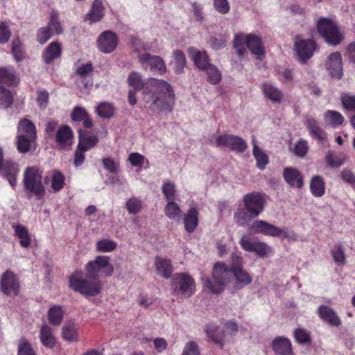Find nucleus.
I'll list each match as a JSON object with an SVG mask.
<instances>
[{"instance_id": "1", "label": "nucleus", "mask_w": 355, "mask_h": 355, "mask_svg": "<svg viewBox=\"0 0 355 355\" xmlns=\"http://www.w3.org/2000/svg\"><path fill=\"white\" fill-rule=\"evenodd\" d=\"M128 83L135 90H143L145 94H152L150 110L158 113L172 112L175 105V93L166 81L156 78L142 80L140 73L132 71L128 78Z\"/></svg>"}, {"instance_id": "2", "label": "nucleus", "mask_w": 355, "mask_h": 355, "mask_svg": "<svg viewBox=\"0 0 355 355\" xmlns=\"http://www.w3.org/2000/svg\"><path fill=\"white\" fill-rule=\"evenodd\" d=\"M69 285L73 291L87 297L98 295L103 289V284L99 279L89 277L87 275L84 277L80 270H76L71 274L69 277Z\"/></svg>"}, {"instance_id": "3", "label": "nucleus", "mask_w": 355, "mask_h": 355, "mask_svg": "<svg viewBox=\"0 0 355 355\" xmlns=\"http://www.w3.org/2000/svg\"><path fill=\"white\" fill-rule=\"evenodd\" d=\"M37 130L35 124L28 119H22L17 125V148L19 153L35 151L37 148Z\"/></svg>"}, {"instance_id": "4", "label": "nucleus", "mask_w": 355, "mask_h": 355, "mask_svg": "<svg viewBox=\"0 0 355 355\" xmlns=\"http://www.w3.org/2000/svg\"><path fill=\"white\" fill-rule=\"evenodd\" d=\"M233 46L240 58H243L247 54V49L258 58L265 55L261 38L255 34L239 33L236 35Z\"/></svg>"}, {"instance_id": "5", "label": "nucleus", "mask_w": 355, "mask_h": 355, "mask_svg": "<svg viewBox=\"0 0 355 355\" xmlns=\"http://www.w3.org/2000/svg\"><path fill=\"white\" fill-rule=\"evenodd\" d=\"M230 273L229 266L223 262H217L214 264L212 270L213 279L209 277H202V282L209 292L214 294L222 293L226 284L230 281Z\"/></svg>"}, {"instance_id": "6", "label": "nucleus", "mask_w": 355, "mask_h": 355, "mask_svg": "<svg viewBox=\"0 0 355 355\" xmlns=\"http://www.w3.org/2000/svg\"><path fill=\"white\" fill-rule=\"evenodd\" d=\"M317 31L330 45L336 46L344 39L343 33L338 24L329 18L321 17L317 22Z\"/></svg>"}, {"instance_id": "7", "label": "nucleus", "mask_w": 355, "mask_h": 355, "mask_svg": "<svg viewBox=\"0 0 355 355\" xmlns=\"http://www.w3.org/2000/svg\"><path fill=\"white\" fill-rule=\"evenodd\" d=\"M24 184L25 189L35 195L37 199L40 200L45 196V187L42 183V171L37 167H28L26 169Z\"/></svg>"}, {"instance_id": "8", "label": "nucleus", "mask_w": 355, "mask_h": 355, "mask_svg": "<svg viewBox=\"0 0 355 355\" xmlns=\"http://www.w3.org/2000/svg\"><path fill=\"white\" fill-rule=\"evenodd\" d=\"M85 268L89 277L96 279L100 276H112L114 272V266L110 263V257L107 256H97L94 260L89 261Z\"/></svg>"}, {"instance_id": "9", "label": "nucleus", "mask_w": 355, "mask_h": 355, "mask_svg": "<svg viewBox=\"0 0 355 355\" xmlns=\"http://www.w3.org/2000/svg\"><path fill=\"white\" fill-rule=\"evenodd\" d=\"M171 287L173 293L181 297H189L196 291L194 279L186 273L176 274L173 279Z\"/></svg>"}, {"instance_id": "10", "label": "nucleus", "mask_w": 355, "mask_h": 355, "mask_svg": "<svg viewBox=\"0 0 355 355\" xmlns=\"http://www.w3.org/2000/svg\"><path fill=\"white\" fill-rule=\"evenodd\" d=\"M243 202L252 217H257L264 210L266 204V194L260 192L247 193L243 198Z\"/></svg>"}, {"instance_id": "11", "label": "nucleus", "mask_w": 355, "mask_h": 355, "mask_svg": "<svg viewBox=\"0 0 355 355\" xmlns=\"http://www.w3.org/2000/svg\"><path fill=\"white\" fill-rule=\"evenodd\" d=\"M248 230L250 233L253 234H261L265 236H270L274 237H288V233L284 230L262 220H254L250 225Z\"/></svg>"}, {"instance_id": "12", "label": "nucleus", "mask_w": 355, "mask_h": 355, "mask_svg": "<svg viewBox=\"0 0 355 355\" xmlns=\"http://www.w3.org/2000/svg\"><path fill=\"white\" fill-rule=\"evenodd\" d=\"M239 244L243 250L248 252H254L257 256L264 258L269 256L272 252L271 247L266 243L259 240L251 239L247 236H243Z\"/></svg>"}, {"instance_id": "13", "label": "nucleus", "mask_w": 355, "mask_h": 355, "mask_svg": "<svg viewBox=\"0 0 355 355\" xmlns=\"http://www.w3.org/2000/svg\"><path fill=\"white\" fill-rule=\"evenodd\" d=\"M0 290L6 295L17 296L20 291V283L17 275L8 269L0 277Z\"/></svg>"}, {"instance_id": "14", "label": "nucleus", "mask_w": 355, "mask_h": 355, "mask_svg": "<svg viewBox=\"0 0 355 355\" xmlns=\"http://www.w3.org/2000/svg\"><path fill=\"white\" fill-rule=\"evenodd\" d=\"M215 144L217 147H227L238 153H243L248 148V144L243 139L229 134H223L217 136Z\"/></svg>"}, {"instance_id": "15", "label": "nucleus", "mask_w": 355, "mask_h": 355, "mask_svg": "<svg viewBox=\"0 0 355 355\" xmlns=\"http://www.w3.org/2000/svg\"><path fill=\"white\" fill-rule=\"evenodd\" d=\"M138 60L144 69L149 67L151 71L163 75L166 72V67L163 59L158 55L148 53L138 55Z\"/></svg>"}, {"instance_id": "16", "label": "nucleus", "mask_w": 355, "mask_h": 355, "mask_svg": "<svg viewBox=\"0 0 355 355\" xmlns=\"http://www.w3.org/2000/svg\"><path fill=\"white\" fill-rule=\"evenodd\" d=\"M315 49L316 44L313 40H304L300 39L299 36L296 37L294 50L299 61L305 63L313 56Z\"/></svg>"}, {"instance_id": "17", "label": "nucleus", "mask_w": 355, "mask_h": 355, "mask_svg": "<svg viewBox=\"0 0 355 355\" xmlns=\"http://www.w3.org/2000/svg\"><path fill=\"white\" fill-rule=\"evenodd\" d=\"M97 46L104 53H110L117 47L119 38L116 33L111 31H103L98 37Z\"/></svg>"}, {"instance_id": "18", "label": "nucleus", "mask_w": 355, "mask_h": 355, "mask_svg": "<svg viewBox=\"0 0 355 355\" xmlns=\"http://www.w3.org/2000/svg\"><path fill=\"white\" fill-rule=\"evenodd\" d=\"M326 67L332 78L340 79L343 75L341 54L338 51L331 53L327 60Z\"/></svg>"}, {"instance_id": "19", "label": "nucleus", "mask_w": 355, "mask_h": 355, "mask_svg": "<svg viewBox=\"0 0 355 355\" xmlns=\"http://www.w3.org/2000/svg\"><path fill=\"white\" fill-rule=\"evenodd\" d=\"M20 79L12 67H0V86L17 87Z\"/></svg>"}, {"instance_id": "20", "label": "nucleus", "mask_w": 355, "mask_h": 355, "mask_svg": "<svg viewBox=\"0 0 355 355\" xmlns=\"http://www.w3.org/2000/svg\"><path fill=\"white\" fill-rule=\"evenodd\" d=\"M62 53V44L58 41L51 42L42 51V58L46 64L53 63L61 58Z\"/></svg>"}, {"instance_id": "21", "label": "nucleus", "mask_w": 355, "mask_h": 355, "mask_svg": "<svg viewBox=\"0 0 355 355\" xmlns=\"http://www.w3.org/2000/svg\"><path fill=\"white\" fill-rule=\"evenodd\" d=\"M320 318L331 327H339L342 322L336 312L327 305H320L317 310Z\"/></svg>"}, {"instance_id": "22", "label": "nucleus", "mask_w": 355, "mask_h": 355, "mask_svg": "<svg viewBox=\"0 0 355 355\" xmlns=\"http://www.w3.org/2000/svg\"><path fill=\"white\" fill-rule=\"evenodd\" d=\"M1 168V175L8 181L12 188L15 189L17 176L19 171L17 164L12 160H5Z\"/></svg>"}, {"instance_id": "23", "label": "nucleus", "mask_w": 355, "mask_h": 355, "mask_svg": "<svg viewBox=\"0 0 355 355\" xmlns=\"http://www.w3.org/2000/svg\"><path fill=\"white\" fill-rule=\"evenodd\" d=\"M276 355H295L291 340L286 337L277 336L271 343Z\"/></svg>"}, {"instance_id": "24", "label": "nucleus", "mask_w": 355, "mask_h": 355, "mask_svg": "<svg viewBox=\"0 0 355 355\" xmlns=\"http://www.w3.org/2000/svg\"><path fill=\"white\" fill-rule=\"evenodd\" d=\"M283 177L286 182L292 187L301 189L304 185L303 175L297 168H285L283 171Z\"/></svg>"}, {"instance_id": "25", "label": "nucleus", "mask_w": 355, "mask_h": 355, "mask_svg": "<svg viewBox=\"0 0 355 355\" xmlns=\"http://www.w3.org/2000/svg\"><path fill=\"white\" fill-rule=\"evenodd\" d=\"M305 125L310 132V135L319 143L324 144L327 141L326 132L319 125L318 122L313 117H307Z\"/></svg>"}, {"instance_id": "26", "label": "nucleus", "mask_w": 355, "mask_h": 355, "mask_svg": "<svg viewBox=\"0 0 355 355\" xmlns=\"http://www.w3.org/2000/svg\"><path fill=\"white\" fill-rule=\"evenodd\" d=\"M73 132L69 126L62 125L57 131L55 141L62 149H69L72 145Z\"/></svg>"}, {"instance_id": "27", "label": "nucleus", "mask_w": 355, "mask_h": 355, "mask_svg": "<svg viewBox=\"0 0 355 355\" xmlns=\"http://www.w3.org/2000/svg\"><path fill=\"white\" fill-rule=\"evenodd\" d=\"M71 118L74 122H81L85 129H90L93 127V121L90 115L83 107L76 106L71 112Z\"/></svg>"}, {"instance_id": "28", "label": "nucleus", "mask_w": 355, "mask_h": 355, "mask_svg": "<svg viewBox=\"0 0 355 355\" xmlns=\"http://www.w3.org/2000/svg\"><path fill=\"white\" fill-rule=\"evenodd\" d=\"M205 331L207 337L213 343L223 348L225 343V332L220 330L219 327L214 323H209L205 326Z\"/></svg>"}, {"instance_id": "29", "label": "nucleus", "mask_w": 355, "mask_h": 355, "mask_svg": "<svg viewBox=\"0 0 355 355\" xmlns=\"http://www.w3.org/2000/svg\"><path fill=\"white\" fill-rule=\"evenodd\" d=\"M185 230L188 233L195 231L199 223V212L196 207H191L183 218Z\"/></svg>"}, {"instance_id": "30", "label": "nucleus", "mask_w": 355, "mask_h": 355, "mask_svg": "<svg viewBox=\"0 0 355 355\" xmlns=\"http://www.w3.org/2000/svg\"><path fill=\"white\" fill-rule=\"evenodd\" d=\"M264 96L270 101L275 103H280L284 98L282 92L273 85L265 83L261 86Z\"/></svg>"}, {"instance_id": "31", "label": "nucleus", "mask_w": 355, "mask_h": 355, "mask_svg": "<svg viewBox=\"0 0 355 355\" xmlns=\"http://www.w3.org/2000/svg\"><path fill=\"white\" fill-rule=\"evenodd\" d=\"M15 236L19 240V244L22 248H28L31 244V236L26 227L21 224H12Z\"/></svg>"}, {"instance_id": "32", "label": "nucleus", "mask_w": 355, "mask_h": 355, "mask_svg": "<svg viewBox=\"0 0 355 355\" xmlns=\"http://www.w3.org/2000/svg\"><path fill=\"white\" fill-rule=\"evenodd\" d=\"M40 339L42 344L47 348L53 349L55 346L56 338L53 329L48 324L42 325L40 331Z\"/></svg>"}, {"instance_id": "33", "label": "nucleus", "mask_w": 355, "mask_h": 355, "mask_svg": "<svg viewBox=\"0 0 355 355\" xmlns=\"http://www.w3.org/2000/svg\"><path fill=\"white\" fill-rule=\"evenodd\" d=\"M78 147L83 150L87 151L91 149L97 144L98 139L96 135H89L84 130L80 128L78 130Z\"/></svg>"}, {"instance_id": "34", "label": "nucleus", "mask_w": 355, "mask_h": 355, "mask_svg": "<svg viewBox=\"0 0 355 355\" xmlns=\"http://www.w3.org/2000/svg\"><path fill=\"white\" fill-rule=\"evenodd\" d=\"M62 338L69 343L78 342L79 340L78 326L74 322H68L62 329Z\"/></svg>"}, {"instance_id": "35", "label": "nucleus", "mask_w": 355, "mask_h": 355, "mask_svg": "<svg viewBox=\"0 0 355 355\" xmlns=\"http://www.w3.org/2000/svg\"><path fill=\"white\" fill-rule=\"evenodd\" d=\"M190 56L193 61L196 67L200 70H205L210 64V59L206 51H200L196 50L189 51Z\"/></svg>"}, {"instance_id": "36", "label": "nucleus", "mask_w": 355, "mask_h": 355, "mask_svg": "<svg viewBox=\"0 0 355 355\" xmlns=\"http://www.w3.org/2000/svg\"><path fill=\"white\" fill-rule=\"evenodd\" d=\"M232 273L234 277V287L235 289H241L252 282V277L244 269L236 270Z\"/></svg>"}, {"instance_id": "37", "label": "nucleus", "mask_w": 355, "mask_h": 355, "mask_svg": "<svg viewBox=\"0 0 355 355\" xmlns=\"http://www.w3.org/2000/svg\"><path fill=\"white\" fill-rule=\"evenodd\" d=\"M103 6L101 0H94L89 12L85 16V20L90 24L97 22L103 17Z\"/></svg>"}, {"instance_id": "38", "label": "nucleus", "mask_w": 355, "mask_h": 355, "mask_svg": "<svg viewBox=\"0 0 355 355\" xmlns=\"http://www.w3.org/2000/svg\"><path fill=\"white\" fill-rule=\"evenodd\" d=\"M325 182L324 178L318 175H313L310 181V191L315 198H320L325 193Z\"/></svg>"}, {"instance_id": "39", "label": "nucleus", "mask_w": 355, "mask_h": 355, "mask_svg": "<svg viewBox=\"0 0 355 355\" xmlns=\"http://www.w3.org/2000/svg\"><path fill=\"white\" fill-rule=\"evenodd\" d=\"M155 269L158 275L164 277V278H169L172 273V264L170 259H163L161 257H156L155 259Z\"/></svg>"}, {"instance_id": "40", "label": "nucleus", "mask_w": 355, "mask_h": 355, "mask_svg": "<svg viewBox=\"0 0 355 355\" xmlns=\"http://www.w3.org/2000/svg\"><path fill=\"white\" fill-rule=\"evenodd\" d=\"M255 217L244 207H239L234 213V221L237 226L245 227Z\"/></svg>"}, {"instance_id": "41", "label": "nucleus", "mask_w": 355, "mask_h": 355, "mask_svg": "<svg viewBox=\"0 0 355 355\" xmlns=\"http://www.w3.org/2000/svg\"><path fill=\"white\" fill-rule=\"evenodd\" d=\"M47 317L51 324L55 327L60 325L64 318V311L62 306L59 305L51 306L49 309Z\"/></svg>"}, {"instance_id": "42", "label": "nucleus", "mask_w": 355, "mask_h": 355, "mask_svg": "<svg viewBox=\"0 0 355 355\" xmlns=\"http://www.w3.org/2000/svg\"><path fill=\"white\" fill-rule=\"evenodd\" d=\"M65 185V177L59 170L52 171L51 180V191L53 193L60 191Z\"/></svg>"}, {"instance_id": "43", "label": "nucleus", "mask_w": 355, "mask_h": 355, "mask_svg": "<svg viewBox=\"0 0 355 355\" xmlns=\"http://www.w3.org/2000/svg\"><path fill=\"white\" fill-rule=\"evenodd\" d=\"M331 255L338 266H343L347 262L345 248L342 243H336L331 250Z\"/></svg>"}, {"instance_id": "44", "label": "nucleus", "mask_w": 355, "mask_h": 355, "mask_svg": "<svg viewBox=\"0 0 355 355\" xmlns=\"http://www.w3.org/2000/svg\"><path fill=\"white\" fill-rule=\"evenodd\" d=\"M165 215L170 219L178 220L182 216V211L175 200L168 201L164 207Z\"/></svg>"}, {"instance_id": "45", "label": "nucleus", "mask_w": 355, "mask_h": 355, "mask_svg": "<svg viewBox=\"0 0 355 355\" xmlns=\"http://www.w3.org/2000/svg\"><path fill=\"white\" fill-rule=\"evenodd\" d=\"M14 101V94L4 86H0V108L7 109L10 107Z\"/></svg>"}, {"instance_id": "46", "label": "nucleus", "mask_w": 355, "mask_h": 355, "mask_svg": "<svg viewBox=\"0 0 355 355\" xmlns=\"http://www.w3.org/2000/svg\"><path fill=\"white\" fill-rule=\"evenodd\" d=\"M324 118L326 123L334 128L342 125L345 120L339 112L334 110H327L324 114Z\"/></svg>"}, {"instance_id": "47", "label": "nucleus", "mask_w": 355, "mask_h": 355, "mask_svg": "<svg viewBox=\"0 0 355 355\" xmlns=\"http://www.w3.org/2000/svg\"><path fill=\"white\" fill-rule=\"evenodd\" d=\"M97 114L103 119H110L114 115L115 108L112 103L103 102L96 108Z\"/></svg>"}, {"instance_id": "48", "label": "nucleus", "mask_w": 355, "mask_h": 355, "mask_svg": "<svg viewBox=\"0 0 355 355\" xmlns=\"http://www.w3.org/2000/svg\"><path fill=\"white\" fill-rule=\"evenodd\" d=\"M207 74V80L211 85H218L222 79V75L219 69L214 64H210L203 70Z\"/></svg>"}, {"instance_id": "49", "label": "nucleus", "mask_w": 355, "mask_h": 355, "mask_svg": "<svg viewBox=\"0 0 355 355\" xmlns=\"http://www.w3.org/2000/svg\"><path fill=\"white\" fill-rule=\"evenodd\" d=\"M253 155L257 161V167L263 170L268 163V155L255 144L253 146Z\"/></svg>"}, {"instance_id": "50", "label": "nucleus", "mask_w": 355, "mask_h": 355, "mask_svg": "<svg viewBox=\"0 0 355 355\" xmlns=\"http://www.w3.org/2000/svg\"><path fill=\"white\" fill-rule=\"evenodd\" d=\"M175 60V72L178 74L183 73L186 67L187 60L185 55L182 50H175L173 53Z\"/></svg>"}, {"instance_id": "51", "label": "nucleus", "mask_w": 355, "mask_h": 355, "mask_svg": "<svg viewBox=\"0 0 355 355\" xmlns=\"http://www.w3.org/2000/svg\"><path fill=\"white\" fill-rule=\"evenodd\" d=\"M294 338L300 345H311V333L304 328H297L294 331Z\"/></svg>"}, {"instance_id": "52", "label": "nucleus", "mask_w": 355, "mask_h": 355, "mask_svg": "<svg viewBox=\"0 0 355 355\" xmlns=\"http://www.w3.org/2000/svg\"><path fill=\"white\" fill-rule=\"evenodd\" d=\"M47 26L51 31L53 29V33L56 35H60L63 33L62 26L59 19V13L57 11L53 10L51 12Z\"/></svg>"}, {"instance_id": "53", "label": "nucleus", "mask_w": 355, "mask_h": 355, "mask_svg": "<svg viewBox=\"0 0 355 355\" xmlns=\"http://www.w3.org/2000/svg\"><path fill=\"white\" fill-rule=\"evenodd\" d=\"M117 247V243L110 239H104L96 242V250L101 252H111Z\"/></svg>"}, {"instance_id": "54", "label": "nucleus", "mask_w": 355, "mask_h": 355, "mask_svg": "<svg viewBox=\"0 0 355 355\" xmlns=\"http://www.w3.org/2000/svg\"><path fill=\"white\" fill-rule=\"evenodd\" d=\"M128 161L133 166L144 168H149V162L144 155L138 153H132L129 155Z\"/></svg>"}, {"instance_id": "55", "label": "nucleus", "mask_w": 355, "mask_h": 355, "mask_svg": "<svg viewBox=\"0 0 355 355\" xmlns=\"http://www.w3.org/2000/svg\"><path fill=\"white\" fill-rule=\"evenodd\" d=\"M162 191L167 201L175 200L176 198L175 185L173 182H165L162 187Z\"/></svg>"}, {"instance_id": "56", "label": "nucleus", "mask_w": 355, "mask_h": 355, "mask_svg": "<svg viewBox=\"0 0 355 355\" xmlns=\"http://www.w3.org/2000/svg\"><path fill=\"white\" fill-rule=\"evenodd\" d=\"M12 54L15 60L17 62L22 61L25 58V51L21 42L19 40H15L12 44Z\"/></svg>"}, {"instance_id": "57", "label": "nucleus", "mask_w": 355, "mask_h": 355, "mask_svg": "<svg viewBox=\"0 0 355 355\" xmlns=\"http://www.w3.org/2000/svg\"><path fill=\"white\" fill-rule=\"evenodd\" d=\"M325 162L331 168H338L345 162V159L334 152L328 151L325 156Z\"/></svg>"}, {"instance_id": "58", "label": "nucleus", "mask_w": 355, "mask_h": 355, "mask_svg": "<svg viewBox=\"0 0 355 355\" xmlns=\"http://www.w3.org/2000/svg\"><path fill=\"white\" fill-rule=\"evenodd\" d=\"M17 355H35L31 343L24 337H21L19 340Z\"/></svg>"}, {"instance_id": "59", "label": "nucleus", "mask_w": 355, "mask_h": 355, "mask_svg": "<svg viewBox=\"0 0 355 355\" xmlns=\"http://www.w3.org/2000/svg\"><path fill=\"white\" fill-rule=\"evenodd\" d=\"M142 201L137 198L132 197L127 200L125 207L129 214H137L142 209Z\"/></svg>"}, {"instance_id": "60", "label": "nucleus", "mask_w": 355, "mask_h": 355, "mask_svg": "<svg viewBox=\"0 0 355 355\" xmlns=\"http://www.w3.org/2000/svg\"><path fill=\"white\" fill-rule=\"evenodd\" d=\"M53 35V31L46 26L41 27L37 31L36 39L40 44H44Z\"/></svg>"}, {"instance_id": "61", "label": "nucleus", "mask_w": 355, "mask_h": 355, "mask_svg": "<svg viewBox=\"0 0 355 355\" xmlns=\"http://www.w3.org/2000/svg\"><path fill=\"white\" fill-rule=\"evenodd\" d=\"M104 168L110 173H117L119 168V163L110 157H105L102 159Z\"/></svg>"}, {"instance_id": "62", "label": "nucleus", "mask_w": 355, "mask_h": 355, "mask_svg": "<svg viewBox=\"0 0 355 355\" xmlns=\"http://www.w3.org/2000/svg\"><path fill=\"white\" fill-rule=\"evenodd\" d=\"M340 100L345 110L355 111V96L344 94L341 96Z\"/></svg>"}, {"instance_id": "63", "label": "nucleus", "mask_w": 355, "mask_h": 355, "mask_svg": "<svg viewBox=\"0 0 355 355\" xmlns=\"http://www.w3.org/2000/svg\"><path fill=\"white\" fill-rule=\"evenodd\" d=\"M93 65L92 62H89L85 64H82L76 69V74L81 78H85L92 74L93 71Z\"/></svg>"}, {"instance_id": "64", "label": "nucleus", "mask_w": 355, "mask_h": 355, "mask_svg": "<svg viewBox=\"0 0 355 355\" xmlns=\"http://www.w3.org/2000/svg\"><path fill=\"white\" fill-rule=\"evenodd\" d=\"M215 10L220 14L229 12L230 6L227 0H213Z\"/></svg>"}]
</instances>
